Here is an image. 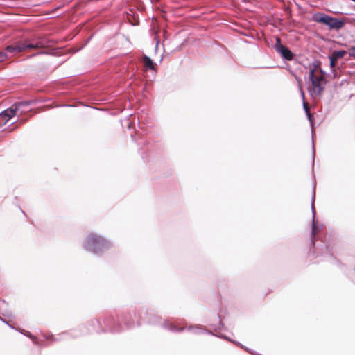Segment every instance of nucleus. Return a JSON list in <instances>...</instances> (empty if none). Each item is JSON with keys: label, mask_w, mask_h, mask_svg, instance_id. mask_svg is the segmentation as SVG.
Returning a JSON list of instances; mask_svg holds the SVG:
<instances>
[{"label": "nucleus", "mask_w": 355, "mask_h": 355, "mask_svg": "<svg viewBox=\"0 0 355 355\" xmlns=\"http://www.w3.org/2000/svg\"><path fill=\"white\" fill-rule=\"evenodd\" d=\"M81 246L87 252L102 256L105 252L112 250L114 244L111 240L99 234L88 232L84 236Z\"/></svg>", "instance_id": "1"}, {"label": "nucleus", "mask_w": 355, "mask_h": 355, "mask_svg": "<svg viewBox=\"0 0 355 355\" xmlns=\"http://www.w3.org/2000/svg\"><path fill=\"white\" fill-rule=\"evenodd\" d=\"M31 101H21L13 104L10 107L0 113V126L6 124L10 119L15 116L20 117L26 111L24 110L26 106H29Z\"/></svg>", "instance_id": "2"}, {"label": "nucleus", "mask_w": 355, "mask_h": 355, "mask_svg": "<svg viewBox=\"0 0 355 355\" xmlns=\"http://www.w3.org/2000/svg\"><path fill=\"white\" fill-rule=\"evenodd\" d=\"M309 78L312 85L311 93L313 95L320 96L323 92L326 80L323 76H315L314 69L310 71Z\"/></svg>", "instance_id": "3"}, {"label": "nucleus", "mask_w": 355, "mask_h": 355, "mask_svg": "<svg viewBox=\"0 0 355 355\" xmlns=\"http://www.w3.org/2000/svg\"><path fill=\"white\" fill-rule=\"evenodd\" d=\"M315 20L317 22L328 26L331 29L338 30L344 25V22L343 21L331 17L327 15H323L319 17H315Z\"/></svg>", "instance_id": "4"}, {"label": "nucleus", "mask_w": 355, "mask_h": 355, "mask_svg": "<svg viewBox=\"0 0 355 355\" xmlns=\"http://www.w3.org/2000/svg\"><path fill=\"white\" fill-rule=\"evenodd\" d=\"M45 44L42 42H37L35 44H17L15 46H8L6 50L8 53H19L26 51L28 49H40L44 48Z\"/></svg>", "instance_id": "5"}, {"label": "nucleus", "mask_w": 355, "mask_h": 355, "mask_svg": "<svg viewBox=\"0 0 355 355\" xmlns=\"http://www.w3.org/2000/svg\"><path fill=\"white\" fill-rule=\"evenodd\" d=\"M275 51L280 53L281 55L286 60H291L293 59V53L286 46L282 44L281 40L279 37H276V44H275Z\"/></svg>", "instance_id": "6"}, {"label": "nucleus", "mask_w": 355, "mask_h": 355, "mask_svg": "<svg viewBox=\"0 0 355 355\" xmlns=\"http://www.w3.org/2000/svg\"><path fill=\"white\" fill-rule=\"evenodd\" d=\"M314 200H315V193H313V196L312 198V204H311V209H312V213H313V218L315 217V211L313 209ZM316 232H317L316 225H315V220L313 219V223H312V228H311V243L313 245H315L314 238L316 234Z\"/></svg>", "instance_id": "7"}, {"label": "nucleus", "mask_w": 355, "mask_h": 355, "mask_svg": "<svg viewBox=\"0 0 355 355\" xmlns=\"http://www.w3.org/2000/svg\"><path fill=\"white\" fill-rule=\"evenodd\" d=\"M162 326L164 328L168 329L170 331H175V332H181L184 329L183 328L178 327L177 326L174 325L173 324H172L171 322H169L168 321H164L162 324Z\"/></svg>", "instance_id": "8"}, {"label": "nucleus", "mask_w": 355, "mask_h": 355, "mask_svg": "<svg viewBox=\"0 0 355 355\" xmlns=\"http://www.w3.org/2000/svg\"><path fill=\"white\" fill-rule=\"evenodd\" d=\"M143 63L144 67L146 69H155V63L153 62V60L147 55H144L143 58Z\"/></svg>", "instance_id": "9"}, {"label": "nucleus", "mask_w": 355, "mask_h": 355, "mask_svg": "<svg viewBox=\"0 0 355 355\" xmlns=\"http://www.w3.org/2000/svg\"><path fill=\"white\" fill-rule=\"evenodd\" d=\"M303 107H304V111L307 115L308 119H309V122L311 123V128H312V132H313V116L310 113L308 105L305 102H304V103H303Z\"/></svg>", "instance_id": "10"}, {"label": "nucleus", "mask_w": 355, "mask_h": 355, "mask_svg": "<svg viewBox=\"0 0 355 355\" xmlns=\"http://www.w3.org/2000/svg\"><path fill=\"white\" fill-rule=\"evenodd\" d=\"M345 55V51H336L333 52V53L331 55V56L333 58L334 60H338L339 58H343Z\"/></svg>", "instance_id": "11"}, {"label": "nucleus", "mask_w": 355, "mask_h": 355, "mask_svg": "<svg viewBox=\"0 0 355 355\" xmlns=\"http://www.w3.org/2000/svg\"><path fill=\"white\" fill-rule=\"evenodd\" d=\"M188 330L193 334H202L203 332H205L203 329L197 326L189 327Z\"/></svg>", "instance_id": "12"}, {"label": "nucleus", "mask_w": 355, "mask_h": 355, "mask_svg": "<svg viewBox=\"0 0 355 355\" xmlns=\"http://www.w3.org/2000/svg\"><path fill=\"white\" fill-rule=\"evenodd\" d=\"M8 58L7 54L5 52H0V62L5 60Z\"/></svg>", "instance_id": "13"}, {"label": "nucleus", "mask_w": 355, "mask_h": 355, "mask_svg": "<svg viewBox=\"0 0 355 355\" xmlns=\"http://www.w3.org/2000/svg\"><path fill=\"white\" fill-rule=\"evenodd\" d=\"M329 60H330V66L331 68H334L336 65V60H334L331 55L329 56Z\"/></svg>", "instance_id": "14"}, {"label": "nucleus", "mask_w": 355, "mask_h": 355, "mask_svg": "<svg viewBox=\"0 0 355 355\" xmlns=\"http://www.w3.org/2000/svg\"><path fill=\"white\" fill-rule=\"evenodd\" d=\"M349 55L355 58V46H353L349 49Z\"/></svg>", "instance_id": "15"}, {"label": "nucleus", "mask_w": 355, "mask_h": 355, "mask_svg": "<svg viewBox=\"0 0 355 355\" xmlns=\"http://www.w3.org/2000/svg\"><path fill=\"white\" fill-rule=\"evenodd\" d=\"M220 337H222L226 340H230V339L229 338L226 337L225 336L221 335Z\"/></svg>", "instance_id": "16"}, {"label": "nucleus", "mask_w": 355, "mask_h": 355, "mask_svg": "<svg viewBox=\"0 0 355 355\" xmlns=\"http://www.w3.org/2000/svg\"><path fill=\"white\" fill-rule=\"evenodd\" d=\"M25 335H26V336H31V334L30 333H27V334H24Z\"/></svg>", "instance_id": "17"}, {"label": "nucleus", "mask_w": 355, "mask_h": 355, "mask_svg": "<svg viewBox=\"0 0 355 355\" xmlns=\"http://www.w3.org/2000/svg\"><path fill=\"white\" fill-rule=\"evenodd\" d=\"M157 46H158V43L157 42L156 47H155L156 49H157Z\"/></svg>", "instance_id": "18"}]
</instances>
